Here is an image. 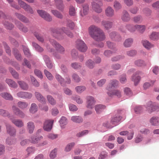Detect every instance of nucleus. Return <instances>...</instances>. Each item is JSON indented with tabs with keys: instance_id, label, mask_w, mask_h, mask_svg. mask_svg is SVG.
Returning a JSON list of instances; mask_svg holds the SVG:
<instances>
[{
	"instance_id": "nucleus-1",
	"label": "nucleus",
	"mask_w": 159,
	"mask_h": 159,
	"mask_svg": "<svg viewBox=\"0 0 159 159\" xmlns=\"http://www.w3.org/2000/svg\"><path fill=\"white\" fill-rule=\"evenodd\" d=\"M65 34L70 38L73 37V34L68 28L65 27H62L59 30H55L53 31L52 35L56 38L59 39H62L64 38Z\"/></svg>"
},
{
	"instance_id": "nucleus-2",
	"label": "nucleus",
	"mask_w": 159,
	"mask_h": 159,
	"mask_svg": "<svg viewBox=\"0 0 159 159\" xmlns=\"http://www.w3.org/2000/svg\"><path fill=\"white\" fill-rule=\"evenodd\" d=\"M102 5V3L101 0H93L92 3L93 9L98 13H100L102 11V10L101 8Z\"/></svg>"
},
{
	"instance_id": "nucleus-3",
	"label": "nucleus",
	"mask_w": 159,
	"mask_h": 159,
	"mask_svg": "<svg viewBox=\"0 0 159 159\" xmlns=\"http://www.w3.org/2000/svg\"><path fill=\"white\" fill-rule=\"evenodd\" d=\"M147 110L149 113L155 111H159V104L152 103L151 101L148 102L146 105Z\"/></svg>"
},
{
	"instance_id": "nucleus-4",
	"label": "nucleus",
	"mask_w": 159,
	"mask_h": 159,
	"mask_svg": "<svg viewBox=\"0 0 159 159\" xmlns=\"http://www.w3.org/2000/svg\"><path fill=\"white\" fill-rule=\"evenodd\" d=\"M18 2L20 6L25 11L31 14H34V10L30 5L22 0H18Z\"/></svg>"
},
{
	"instance_id": "nucleus-5",
	"label": "nucleus",
	"mask_w": 159,
	"mask_h": 159,
	"mask_svg": "<svg viewBox=\"0 0 159 159\" xmlns=\"http://www.w3.org/2000/svg\"><path fill=\"white\" fill-rule=\"evenodd\" d=\"M76 46L77 49L80 52H86L88 48L84 42L81 40L78 39L76 41Z\"/></svg>"
},
{
	"instance_id": "nucleus-6",
	"label": "nucleus",
	"mask_w": 159,
	"mask_h": 159,
	"mask_svg": "<svg viewBox=\"0 0 159 159\" xmlns=\"http://www.w3.org/2000/svg\"><path fill=\"white\" fill-rule=\"evenodd\" d=\"M49 41L56 48L57 51L60 53H62L65 51L64 48L59 43L53 39H50Z\"/></svg>"
},
{
	"instance_id": "nucleus-7",
	"label": "nucleus",
	"mask_w": 159,
	"mask_h": 159,
	"mask_svg": "<svg viewBox=\"0 0 159 159\" xmlns=\"http://www.w3.org/2000/svg\"><path fill=\"white\" fill-rule=\"evenodd\" d=\"M37 12L40 16L45 20L48 21H50L52 20V16L46 11L42 10H37Z\"/></svg>"
},
{
	"instance_id": "nucleus-8",
	"label": "nucleus",
	"mask_w": 159,
	"mask_h": 159,
	"mask_svg": "<svg viewBox=\"0 0 159 159\" xmlns=\"http://www.w3.org/2000/svg\"><path fill=\"white\" fill-rule=\"evenodd\" d=\"M101 29L94 25H92L89 28V32L91 37L93 38L95 35Z\"/></svg>"
},
{
	"instance_id": "nucleus-9",
	"label": "nucleus",
	"mask_w": 159,
	"mask_h": 159,
	"mask_svg": "<svg viewBox=\"0 0 159 159\" xmlns=\"http://www.w3.org/2000/svg\"><path fill=\"white\" fill-rule=\"evenodd\" d=\"M107 89L108 90L107 94L109 96L112 97L114 95H116L119 97H120L121 96L120 92L118 90H112V87H108L107 88Z\"/></svg>"
},
{
	"instance_id": "nucleus-10",
	"label": "nucleus",
	"mask_w": 159,
	"mask_h": 159,
	"mask_svg": "<svg viewBox=\"0 0 159 159\" xmlns=\"http://www.w3.org/2000/svg\"><path fill=\"white\" fill-rule=\"evenodd\" d=\"M93 39L96 41H101L105 39L106 36L103 31L101 29Z\"/></svg>"
},
{
	"instance_id": "nucleus-11",
	"label": "nucleus",
	"mask_w": 159,
	"mask_h": 159,
	"mask_svg": "<svg viewBox=\"0 0 159 159\" xmlns=\"http://www.w3.org/2000/svg\"><path fill=\"white\" fill-rule=\"evenodd\" d=\"M53 122V120H46L43 124V129L44 130L47 131H50L52 128Z\"/></svg>"
},
{
	"instance_id": "nucleus-12",
	"label": "nucleus",
	"mask_w": 159,
	"mask_h": 159,
	"mask_svg": "<svg viewBox=\"0 0 159 159\" xmlns=\"http://www.w3.org/2000/svg\"><path fill=\"white\" fill-rule=\"evenodd\" d=\"M86 99L87 107L88 108H93L96 102V101L94 98L89 96L87 97Z\"/></svg>"
},
{
	"instance_id": "nucleus-13",
	"label": "nucleus",
	"mask_w": 159,
	"mask_h": 159,
	"mask_svg": "<svg viewBox=\"0 0 159 159\" xmlns=\"http://www.w3.org/2000/svg\"><path fill=\"white\" fill-rule=\"evenodd\" d=\"M141 74L142 72H141L137 71L132 75L131 80L134 82L135 85H137L139 82L141 77L139 75Z\"/></svg>"
},
{
	"instance_id": "nucleus-14",
	"label": "nucleus",
	"mask_w": 159,
	"mask_h": 159,
	"mask_svg": "<svg viewBox=\"0 0 159 159\" xmlns=\"http://www.w3.org/2000/svg\"><path fill=\"white\" fill-rule=\"evenodd\" d=\"M12 111L14 114L21 118H24L25 116L24 113L20 109L15 106L12 107Z\"/></svg>"
},
{
	"instance_id": "nucleus-15",
	"label": "nucleus",
	"mask_w": 159,
	"mask_h": 159,
	"mask_svg": "<svg viewBox=\"0 0 159 159\" xmlns=\"http://www.w3.org/2000/svg\"><path fill=\"white\" fill-rule=\"evenodd\" d=\"M17 95L18 97L23 99L30 98L32 96V94L30 93L23 91L18 92Z\"/></svg>"
},
{
	"instance_id": "nucleus-16",
	"label": "nucleus",
	"mask_w": 159,
	"mask_h": 159,
	"mask_svg": "<svg viewBox=\"0 0 159 159\" xmlns=\"http://www.w3.org/2000/svg\"><path fill=\"white\" fill-rule=\"evenodd\" d=\"M56 78L62 85H64L65 83L69 84L70 83L71 80L70 79L68 76L66 78V80L65 81L61 77V76L58 74L56 75Z\"/></svg>"
},
{
	"instance_id": "nucleus-17",
	"label": "nucleus",
	"mask_w": 159,
	"mask_h": 159,
	"mask_svg": "<svg viewBox=\"0 0 159 159\" xmlns=\"http://www.w3.org/2000/svg\"><path fill=\"white\" fill-rule=\"evenodd\" d=\"M106 16L108 17H113L115 15L114 10L111 6H108L105 10Z\"/></svg>"
},
{
	"instance_id": "nucleus-18",
	"label": "nucleus",
	"mask_w": 159,
	"mask_h": 159,
	"mask_svg": "<svg viewBox=\"0 0 159 159\" xmlns=\"http://www.w3.org/2000/svg\"><path fill=\"white\" fill-rule=\"evenodd\" d=\"M7 133L11 136H14L16 135V130L14 127L9 124L6 125Z\"/></svg>"
},
{
	"instance_id": "nucleus-19",
	"label": "nucleus",
	"mask_w": 159,
	"mask_h": 159,
	"mask_svg": "<svg viewBox=\"0 0 159 159\" xmlns=\"http://www.w3.org/2000/svg\"><path fill=\"white\" fill-rule=\"evenodd\" d=\"M15 23L17 27L21 31L26 33L28 31V28L23 25L20 21L18 20L16 21Z\"/></svg>"
},
{
	"instance_id": "nucleus-20",
	"label": "nucleus",
	"mask_w": 159,
	"mask_h": 159,
	"mask_svg": "<svg viewBox=\"0 0 159 159\" xmlns=\"http://www.w3.org/2000/svg\"><path fill=\"white\" fill-rule=\"evenodd\" d=\"M122 20L125 22H127L130 20V17L128 12L126 11H124L121 16Z\"/></svg>"
},
{
	"instance_id": "nucleus-21",
	"label": "nucleus",
	"mask_w": 159,
	"mask_h": 159,
	"mask_svg": "<svg viewBox=\"0 0 159 159\" xmlns=\"http://www.w3.org/2000/svg\"><path fill=\"white\" fill-rule=\"evenodd\" d=\"M83 9L80 11V15L84 16L87 15L88 13L89 8V5L87 4H85L82 5Z\"/></svg>"
},
{
	"instance_id": "nucleus-22",
	"label": "nucleus",
	"mask_w": 159,
	"mask_h": 159,
	"mask_svg": "<svg viewBox=\"0 0 159 159\" xmlns=\"http://www.w3.org/2000/svg\"><path fill=\"white\" fill-rule=\"evenodd\" d=\"M55 4L57 8L61 11H63L64 8V6L62 0H54Z\"/></svg>"
},
{
	"instance_id": "nucleus-23",
	"label": "nucleus",
	"mask_w": 159,
	"mask_h": 159,
	"mask_svg": "<svg viewBox=\"0 0 159 159\" xmlns=\"http://www.w3.org/2000/svg\"><path fill=\"white\" fill-rule=\"evenodd\" d=\"M101 25L105 29L108 30L112 27L113 23L112 22L104 20L102 21Z\"/></svg>"
},
{
	"instance_id": "nucleus-24",
	"label": "nucleus",
	"mask_w": 159,
	"mask_h": 159,
	"mask_svg": "<svg viewBox=\"0 0 159 159\" xmlns=\"http://www.w3.org/2000/svg\"><path fill=\"white\" fill-rule=\"evenodd\" d=\"M15 15L17 18L22 22L27 23L29 21L27 17L21 14L16 12L15 13Z\"/></svg>"
},
{
	"instance_id": "nucleus-25",
	"label": "nucleus",
	"mask_w": 159,
	"mask_h": 159,
	"mask_svg": "<svg viewBox=\"0 0 159 159\" xmlns=\"http://www.w3.org/2000/svg\"><path fill=\"white\" fill-rule=\"evenodd\" d=\"M12 122L16 126L18 127H21L24 125V123L20 119H14L10 118Z\"/></svg>"
},
{
	"instance_id": "nucleus-26",
	"label": "nucleus",
	"mask_w": 159,
	"mask_h": 159,
	"mask_svg": "<svg viewBox=\"0 0 159 159\" xmlns=\"http://www.w3.org/2000/svg\"><path fill=\"white\" fill-rule=\"evenodd\" d=\"M35 128L34 123L32 121H30L27 123V129L29 133H32Z\"/></svg>"
},
{
	"instance_id": "nucleus-27",
	"label": "nucleus",
	"mask_w": 159,
	"mask_h": 159,
	"mask_svg": "<svg viewBox=\"0 0 159 159\" xmlns=\"http://www.w3.org/2000/svg\"><path fill=\"white\" fill-rule=\"evenodd\" d=\"M122 118V117L117 115L112 117L111 120V123L113 125H116L120 121Z\"/></svg>"
},
{
	"instance_id": "nucleus-28",
	"label": "nucleus",
	"mask_w": 159,
	"mask_h": 159,
	"mask_svg": "<svg viewBox=\"0 0 159 159\" xmlns=\"http://www.w3.org/2000/svg\"><path fill=\"white\" fill-rule=\"evenodd\" d=\"M43 59L48 68L50 69H52L53 65L49 57L45 55L43 57Z\"/></svg>"
},
{
	"instance_id": "nucleus-29",
	"label": "nucleus",
	"mask_w": 159,
	"mask_h": 159,
	"mask_svg": "<svg viewBox=\"0 0 159 159\" xmlns=\"http://www.w3.org/2000/svg\"><path fill=\"white\" fill-rule=\"evenodd\" d=\"M35 95L37 99L42 103H45L46 100L41 94L38 92H35Z\"/></svg>"
},
{
	"instance_id": "nucleus-30",
	"label": "nucleus",
	"mask_w": 159,
	"mask_h": 159,
	"mask_svg": "<svg viewBox=\"0 0 159 159\" xmlns=\"http://www.w3.org/2000/svg\"><path fill=\"white\" fill-rule=\"evenodd\" d=\"M150 122L153 125L157 126L159 125V118L157 117L153 116L150 119Z\"/></svg>"
},
{
	"instance_id": "nucleus-31",
	"label": "nucleus",
	"mask_w": 159,
	"mask_h": 159,
	"mask_svg": "<svg viewBox=\"0 0 159 159\" xmlns=\"http://www.w3.org/2000/svg\"><path fill=\"white\" fill-rule=\"evenodd\" d=\"M6 82L11 87L16 88L17 87V85L16 83L10 79H6Z\"/></svg>"
},
{
	"instance_id": "nucleus-32",
	"label": "nucleus",
	"mask_w": 159,
	"mask_h": 159,
	"mask_svg": "<svg viewBox=\"0 0 159 159\" xmlns=\"http://www.w3.org/2000/svg\"><path fill=\"white\" fill-rule=\"evenodd\" d=\"M106 107L105 105L100 104L96 105L95 107V109L97 113L98 114L102 111Z\"/></svg>"
},
{
	"instance_id": "nucleus-33",
	"label": "nucleus",
	"mask_w": 159,
	"mask_h": 159,
	"mask_svg": "<svg viewBox=\"0 0 159 159\" xmlns=\"http://www.w3.org/2000/svg\"><path fill=\"white\" fill-rule=\"evenodd\" d=\"M0 95L4 99L9 100H13V98L11 95L7 93H2L0 94Z\"/></svg>"
},
{
	"instance_id": "nucleus-34",
	"label": "nucleus",
	"mask_w": 159,
	"mask_h": 159,
	"mask_svg": "<svg viewBox=\"0 0 159 159\" xmlns=\"http://www.w3.org/2000/svg\"><path fill=\"white\" fill-rule=\"evenodd\" d=\"M71 120L74 122L80 123L83 121L82 118L79 116H73L71 117Z\"/></svg>"
},
{
	"instance_id": "nucleus-35",
	"label": "nucleus",
	"mask_w": 159,
	"mask_h": 159,
	"mask_svg": "<svg viewBox=\"0 0 159 159\" xmlns=\"http://www.w3.org/2000/svg\"><path fill=\"white\" fill-rule=\"evenodd\" d=\"M133 42V39L131 38L126 39L123 43L124 46L125 47H129L132 44Z\"/></svg>"
},
{
	"instance_id": "nucleus-36",
	"label": "nucleus",
	"mask_w": 159,
	"mask_h": 159,
	"mask_svg": "<svg viewBox=\"0 0 159 159\" xmlns=\"http://www.w3.org/2000/svg\"><path fill=\"white\" fill-rule=\"evenodd\" d=\"M126 28L130 32H133L136 30V25H134L131 24H127L126 25Z\"/></svg>"
},
{
	"instance_id": "nucleus-37",
	"label": "nucleus",
	"mask_w": 159,
	"mask_h": 159,
	"mask_svg": "<svg viewBox=\"0 0 159 159\" xmlns=\"http://www.w3.org/2000/svg\"><path fill=\"white\" fill-rule=\"evenodd\" d=\"M43 137L40 136L37 138H35L34 136H32L30 140L31 142L33 143H39L40 140L42 139Z\"/></svg>"
},
{
	"instance_id": "nucleus-38",
	"label": "nucleus",
	"mask_w": 159,
	"mask_h": 159,
	"mask_svg": "<svg viewBox=\"0 0 159 159\" xmlns=\"http://www.w3.org/2000/svg\"><path fill=\"white\" fill-rule=\"evenodd\" d=\"M155 82L154 80H151L150 82H146L143 85V88L144 89L146 90L149 88L150 86H152Z\"/></svg>"
},
{
	"instance_id": "nucleus-39",
	"label": "nucleus",
	"mask_w": 159,
	"mask_h": 159,
	"mask_svg": "<svg viewBox=\"0 0 159 159\" xmlns=\"http://www.w3.org/2000/svg\"><path fill=\"white\" fill-rule=\"evenodd\" d=\"M149 38L152 40L158 39L159 38V33L158 32H152L149 35Z\"/></svg>"
},
{
	"instance_id": "nucleus-40",
	"label": "nucleus",
	"mask_w": 159,
	"mask_h": 159,
	"mask_svg": "<svg viewBox=\"0 0 159 159\" xmlns=\"http://www.w3.org/2000/svg\"><path fill=\"white\" fill-rule=\"evenodd\" d=\"M143 19L142 16L138 15L135 16L133 18V21L137 23H140L142 21Z\"/></svg>"
},
{
	"instance_id": "nucleus-41",
	"label": "nucleus",
	"mask_w": 159,
	"mask_h": 159,
	"mask_svg": "<svg viewBox=\"0 0 159 159\" xmlns=\"http://www.w3.org/2000/svg\"><path fill=\"white\" fill-rule=\"evenodd\" d=\"M136 30H137L140 33H143L145 30L146 26L145 25H136Z\"/></svg>"
},
{
	"instance_id": "nucleus-42",
	"label": "nucleus",
	"mask_w": 159,
	"mask_h": 159,
	"mask_svg": "<svg viewBox=\"0 0 159 159\" xmlns=\"http://www.w3.org/2000/svg\"><path fill=\"white\" fill-rule=\"evenodd\" d=\"M75 143L74 142H72L68 144L66 146L65 151L66 152L70 151L74 147Z\"/></svg>"
},
{
	"instance_id": "nucleus-43",
	"label": "nucleus",
	"mask_w": 159,
	"mask_h": 159,
	"mask_svg": "<svg viewBox=\"0 0 159 159\" xmlns=\"http://www.w3.org/2000/svg\"><path fill=\"white\" fill-rule=\"evenodd\" d=\"M51 12L52 13L57 17L60 18L62 19L63 18L62 15L57 10H52Z\"/></svg>"
},
{
	"instance_id": "nucleus-44",
	"label": "nucleus",
	"mask_w": 159,
	"mask_h": 159,
	"mask_svg": "<svg viewBox=\"0 0 159 159\" xmlns=\"http://www.w3.org/2000/svg\"><path fill=\"white\" fill-rule=\"evenodd\" d=\"M113 7L116 10H119L122 8V5L118 1L115 0L113 3Z\"/></svg>"
},
{
	"instance_id": "nucleus-45",
	"label": "nucleus",
	"mask_w": 159,
	"mask_h": 159,
	"mask_svg": "<svg viewBox=\"0 0 159 159\" xmlns=\"http://www.w3.org/2000/svg\"><path fill=\"white\" fill-rule=\"evenodd\" d=\"M17 105L21 109H24L26 108L28 105L27 103L22 101L19 102Z\"/></svg>"
},
{
	"instance_id": "nucleus-46",
	"label": "nucleus",
	"mask_w": 159,
	"mask_h": 159,
	"mask_svg": "<svg viewBox=\"0 0 159 159\" xmlns=\"http://www.w3.org/2000/svg\"><path fill=\"white\" fill-rule=\"evenodd\" d=\"M86 66L90 69H93L94 66V63L92 60L89 59L85 63Z\"/></svg>"
},
{
	"instance_id": "nucleus-47",
	"label": "nucleus",
	"mask_w": 159,
	"mask_h": 159,
	"mask_svg": "<svg viewBox=\"0 0 159 159\" xmlns=\"http://www.w3.org/2000/svg\"><path fill=\"white\" fill-rule=\"evenodd\" d=\"M134 64L138 66H143L146 65L145 63L142 60L138 59L134 61Z\"/></svg>"
},
{
	"instance_id": "nucleus-48",
	"label": "nucleus",
	"mask_w": 159,
	"mask_h": 159,
	"mask_svg": "<svg viewBox=\"0 0 159 159\" xmlns=\"http://www.w3.org/2000/svg\"><path fill=\"white\" fill-rule=\"evenodd\" d=\"M143 46L146 48L149 49L153 46V45L150 43L148 41L145 40L142 41Z\"/></svg>"
},
{
	"instance_id": "nucleus-49",
	"label": "nucleus",
	"mask_w": 159,
	"mask_h": 159,
	"mask_svg": "<svg viewBox=\"0 0 159 159\" xmlns=\"http://www.w3.org/2000/svg\"><path fill=\"white\" fill-rule=\"evenodd\" d=\"M18 83L20 86L24 90H27L28 88L27 84L23 81H18Z\"/></svg>"
},
{
	"instance_id": "nucleus-50",
	"label": "nucleus",
	"mask_w": 159,
	"mask_h": 159,
	"mask_svg": "<svg viewBox=\"0 0 159 159\" xmlns=\"http://www.w3.org/2000/svg\"><path fill=\"white\" fill-rule=\"evenodd\" d=\"M37 108L38 107L36 104L33 103L31 105L30 111L32 113H34L37 111Z\"/></svg>"
},
{
	"instance_id": "nucleus-51",
	"label": "nucleus",
	"mask_w": 159,
	"mask_h": 159,
	"mask_svg": "<svg viewBox=\"0 0 159 159\" xmlns=\"http://www.w3.org/2000/svg\"><path fill=\"white\" fill-rule=\"evenodd\" d=\"M119 84V82L116 80H114L111 81V83L108 87H112V90L113 89V87L115 88L117 87Z\"/></svg>"
},
{
	"instance_id": "nucleus-52",
	"label": "nucleus",
	"mask_w": 159,
	"mask_h": 159,
	"mask_svg": "<svg viewBox=\"0 0 159 159\" xmlns=\"http://www.w3.org/2000/svg\"><path fill=\"white\" fill-rule=\"evenodd\" d=\"M8 3L10 4L11 7L15 8L17 10H20V7L17 5L15 2H14L13 0H7Z\"/></svg>"
},
{
	"instance_id": "nucleus-53",
	"label": "nucleus",
	"mask_w": 159,
	"mask_h": 159,
	"mask_svg": "<svg viewBox=\"0 0 159 159\" xmlns=\"http://www.w3.org/2000/svg\"><path fill=\"white\" fill-rule=\"evenodd\" d=\"M86 87L84 86H77L76 87L75 89L76 92L78 93H81L85 90Z\"/></svg>"
},
{
	"instance_id": "nucleus-54",
	"label": "nucleus",
	"mask_w": 159,
	"mask_h": 159,
	"mask_svg": "<svg viewBox=\"0 0 159 159\" xmlns=\"http://www.w3.org/2000/svg\"><path fill=\"white\" fill-rule=\"evenodd\" d=\"M76 13L75 9L74 7L70 6L69 8V14L70 16H74Z\"/></svg>"
},
{
	"instance_id": "nucleus-55",
	"label": "nucleus",
	"mask_w": 159,
	"mask_h": 159,
	"mask_svg": "<svg viewBox=\"0 0 159 159\" xmlns=\"http://www.w3.org/2000/svg\"><path fill=\"white\" fill-rule=\"evenodd\" d=\"M48 102L52 105H54L56 103V101L51 95H48L47 97Z\"/></svg>"
},
{
	"instance_id": "nucleus-56",
	"label": "nucleus",
	"mask_w": 159,
	"mask_h": 159,
	"mask_svg": "<svg viewBox=\"0 0 159 159\" xmlns=\"http://www.w3.org/2000/svg\"><path fill=\"white\" fill-rule=\"evenodd\" d=\"M59 122L61 126L62 127L67 124V119L65 117L62 116L60 119Z\"/></svg>"
},
{
	"instance_id": "nucleus-57",
	"label": "nucleus",
	"mask_w": 159,
	"mask_h": 159,
	"mask_svg": "<svg viewBox=\"0 0 159 159\" xmlns=\"http://www.w3.org/2000/svg\"><path fill=\"white\" fill-rule=\"evenodd\" d=\"M16 139L11 137L7 138L6 140V143L8 145H12L15 143Z\"/></svg>"
},
{
	"instance_id": "nucleus-58",
	"label": "nucleus",
	"mask_w": 159,
	"mask_h": 159,
	"mask_svg": "<svg viewBox=\"0 0 159 159\" xmlns=\"http://www.w3.org/2000/svg\"><path fill=\"white\" fill-rule=\"evenodd\" d=\"M66 26L70 29L72 30L74 28L75 25L73 21L70 20H67Z\"/></svg>"
},
{
	"instance_id": "nucleus-59",
	"label": "nucleus",
	"mask_w": 159,
	"mask_h": 159,
	"mask_svg": "<svg viewBox=\"0 0 159 159\" xmlns=\"http://www.w3.org/2000/svg\"><path fill=\"white\" fill-rule=\"evenodd\" d=\"M9 71L11 73V74L13 77L16 79H18L19 75L18 73L15 71V70H13L12 68H10Z\"/></svg>"
},
{
	"instance_id": "nucleus-60",
	"label": "nucleus",
	"mask_w": 159,
	"mask_h": 159,
	"mask_svg": "<svg viewBox=\"0 0 159 159\" xmlns=\"http://www.w3.org/2000/svg\"><path fill=\"white\" fill-rule=\"evenodd\" d=\"M32 44L33 46L35 48L36 50L38 52H42L43 51V49L35 43H33Z\"/></svg>"
},
{
	"instance_id": "nucleus-61",
	"label": "nucleus",
	"mask_w": 159,
	"mask_h": 159,
	"mask_svg": "<svg viewBox=\"0 0 159 159\" xmlns=\"http://www.w3.org/2000/svg\"><path fill=\"white\" fill-rule=\"evenodd\" d=\"M13 52L17 60H20L21 59V55L19 54L17 49H14L13 51Z\"/></svg>"
},
{
	"instance_id": "nucleus-62",
	"label": "nucleus",
	"mask_w": 159,
	"mask_h": 159,
	"mask_svg": "<svg viewBox=\"0 0 159 159\" xmlns=\"http://www.w3.org/2000/svg\"><path fill=\"white\" fill-rule=\"evenodd\" d=\"M57 150L54 149L51 151L49 154V157L51 159H54L57 155Z\"/></svg>"
},
{
	"instance_id": "nucleus-63",
	"label": "nucleus",
	"mask_w": 159,
	"mask_h": 159,
	"mask_svg": "<svg viewBox=\"0 0 159 159\" xmlns=\"http://www.w3.org/2000/svg\"><path fill=\"white\" fill-rule=\"evenodd\" d=\"M137 51L136 50H132L126 52L127 55L129 57H133L135 56L137 54Z\"/></svg>"
},
{
	"instance_id": "nucleus-64",
	"label": "nucleus",
	"mask_w": 159,
	"mask_h": 159,
	"mask_svg": "<svg viewBox=\"0 0 159 159\" xmlns=\"http://www.w3.org/2000/svg\"><path fill=\"white\" fill-rule=\"evenodd\" d=\"M72 78L74 81L76 82H79L80 81V78L79 75L75 73L73 74L72 75Z\"/></svg>"
}]
</instances>
